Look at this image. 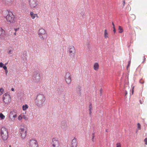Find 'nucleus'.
<instances>
[{
  "label": "nucleus",
  "mask_w": 147,
  "mask_h": 147,
  "mask_svg": "<svg viewBox=\"0 0 147 147\" xmlns=\"http://www.w3.org/2000/svg\"><path fill=\"white\" fill-rule=\"evenodd\" d=\"M27 128L24 125H21L19 130L20 135L22 139H25L27 134Z\"/></svg>",
  "instance_id": "nucleus-1"
},
{
  "label": "nucleus",
  "mask_w": 147,
  "mask_h": 147,
  "mask_svg": "<svg viewBox=\"0 0 147 147\" xmlns=\"http://www.w3.org/2000/svg\"><path fill=\"white\" fill-rule=\"evenodd\" d=\"M6 13H8L6 17V19L7 22L10 23H13L15 22V16L11 12H9L8 10L5 11Z\"/></svg>",
  "instance_id": "nucleus-2"
},
{
  "label": "nucleus",
  "mask_w": 147,
  "mask_h": 147,
  "mask_svg": "<svg viewBox=\"0 0 147 147\" xmlns=\"http://www.w3.org/2000/svg\"><path fill=\"white\" fill-rule=\"evenodd\" d=\"M0 134L3 140H6L7 139L8 137V131L5 128V127L1 128L0 131Z\"/></svg>",
  "instance_id": "nucleus-3"
},
{
  "label": "nucleus",
  "mask_w": 147,
  "mask_h": 147,
  "mask_svg": "<svg viewBox=\"0 0 147 147\" xmlns=\"http://www.w3.org/2000/svg\"><path fill=\"white\" fill-rule=\"evenodd\" d=\"M38 34L39 37L42 40H43L47 38V35L45 30L41 28L38 31Z\"/></svg>",
  "instance_id": "nucleus-4"
},
{
  "label": "nucleus",
  "mask_w": 147,
  "mask_h": 147,
  "mask_svg": "<svg viewBox=\"0 0 147 147\" xmlns=\"http://www.w3.org/2000/svg\"><path fill=\"white\" fill-rule=\"evenodd\" d=\"M38 96V97L39 100L38 101L37 105L38 106H42L44 104L46 100L45 97L43 94H39Z\"/></svg>",
  "instance_id": "nucleus-5"
},
{
  "label": "nucleus",
  "mask_w": 147,
  "mask_h": 147,
  "mask_svg": "<svg viewBox=\"0 0 147 147\" xmlns=\"http://www.w3.org/2000/svg\"><path fill=\"white\" fill-rule=\"evenodd\" d=\"M27 144L28 147H38V144L37 141L33 139L30 140L28 142Z\"/></svg>",
  "instance_id": "nucleus-6"
},
{
  "label": "nucleus",
  "mask_w": 147,
  "mask_h": 147,
  "mask_svg": "<svg viewBox=\"0 0 147 147\" xmlns=\"http://www.w3.org/2000/svg\"><path fill=\"white\" fill-rule=\"evenodd\" d=\"M3 100L5 104H8L11 101V97L9 94L5 93L3 96Z\"/></svg>",
  "instance_id": "nucleus-7"
},
{
  "label": "nucleus",
  "mask_w": 147,
  "mask_h": 147,
  "mask_svg": "<svg viewBox=\"0 0 147 147\" xmlns=\"http://www.w3.org/2000/svg\"><path fill=\"white\" fill-rule=\"evenodd\" d=\"M69 54L70 56H74L76 53V49L74 46H69L68 47Z\"/></svg>",
  "instance_id": "nucleus-8"
},
{
  "label": "nucleus",
  "mask_w": 147,
  "mask_h": 147,
  "mask_svg": "<svg viewBox=\"0 0 147 147\" xmlns=\"http://www.w3.org/2000/svg\"><path fill=\"white\" fill-rule=\"evenodd\" d=\"M65 79L67 84H71V78L70 73L69 72L66 73Z\"/></svg>",
  "instance_id": "nucleus-9"
},
{
  "label": "nucleus",
  "mask_w": 147,
  "mask_h": 147,
  "mask_svg": "<svg viewBox=\"0 0 147 147\" xmlns=\"http://www.w3.org/2000/svg\"><path fill=\"white\" fill-rule=\"evenodd\" d=\"M29 5L32 9L35 8L38 5L37 0H29Z\"/></svg>",
  "instance_id": "nucleus-10"
},
{
  "label": "nucleus",
  "mask_w": 147,
  "mask_h": 147,
  "mask_svg": "<svg viewBox=\"0 0 147 147\" xmlns=\"http://www.w3.org/2000/svg\"><path fill=\"white\" fill-rule=\"evenodd\" d=\"M51 144L53 147H59V144L58 140L55 138H53L52 139Z\"/></svg>",
  "instance_id": "nucleus-11"
},
{
  "label": "nucleus",
  "mask_w": 147,
  "mask_h": 147,
  "mask_svg": "<svg viewBox=\"0 0 147 147\" xmlns=\"http://www.w3.org/2000/svg\"><path fill=\"white\" fill-rule=\"evenodd\" d=\"M13 0H2V2L5 5L11 6L13 3Z\"/></svg>",
  "instance_id": "nucleus-12"
},
{
  "label": "nucleus",
  "mask_w": 147,
  "mask_h": 147,
  "mask_svg": "<svg viewBox=\"0 0 147 147\" xmlns=\"http://www.w3.org/2000/svg\"><path fill=\"white\" fill-rule=\"evenodd\" d=\"M5 31L1 28H0V38L3 39L5 36Z\"/></svg>",
  "instance_id": "nucleus-13"
},
{
  "label": "nucleus",
  "mask_w": 147,
  "mask_h": 147,
  "mask_svg": "<svg viewBox=\"0 0 147 147\" xmlns=\"http://www.w3.org/2000/svg\"><path fill=\"white\" fill-rule=\"evenodd\" d=\"M77 143L76 141V138H74L72 141V144L71 147H77Z\"/></svg>",
  "instance_id": "nucleus-14"
},
{
  "label": "nucleus",
  "mask_w": 147,
  "mask_h": 147,
  "mask_svg": "<svg viewBox=\"0 0 147 147\" xmlns=\"http://www.w3.org/2000/svg\"><path fill=\"white\" fill-rule=\"evenodd\" d=\"M33 77L34 78H35V80L36 81H39L40 79V75L38 73H36L34 74Z\"/></svg>",
  "instance_id": "nucleus-15"
},
{
  "label": "nucleus",
  "mask_w": 147,
  "mask_h": 147,
  "mask_svg": "<svg viewBox=\"0 0 147 147\" xmlns=\"http://www.w3.org/2000/svg\"><path fill=\"white\" fill-rule=\"evenodd\" d=\"M30 15L32 19H34L36 17L39 18L37 14H34L32 11L30 12Z\"/></svg>",
  "instance_id": "nucleus-16"
},
{
  "label": "nucleus",
  "mask_w": 147,
  "mask_h": 147,
  "mask_svg": "<svg viewBox=\"0 0 147 147\" xmlns=\"http://www.w3.org/2000/svg\"><path fill=\"white\" fill-rule=\"evenodd\" d=\"M99 67V65L97 62H95L93 66L94 69L96 71H97L98 70Z\"/></svg>",
  "instance_id": "nucleus-17"
},
{
  "label": "nucleus",
  "mask_w": 147,
  "mask_h": 147,
  "mask_svg": "<svg viewBox=\"0 0 147 147\" xmlns=\"http://www.w3.org/2000/svg\"><path fill=\"white\" fill-rule=\"evenodd\" d=\"M104 36L105 38L106 39L109 38L108 34L106 29H105L104 30Z\"/></svg>",
  "instance_id": "nucleus-18"
},
{
  "label": "nucleus",
  "mask_w": 147,
  "mask_h": 147,
  "mask_svg": "<svg viewBox=\"0 0 147 147\" xmlns=\"http://www.w3.org/2000/svg\"><path fill=\"white\" fill-rule=\"evenodd\" d=\"M89 114L90 115H91L92 113V105L91 104H90L89 105Z\"/></svg>",
  "instance_id": "nucleus-19"
},
{
  "label": "nucleus",
  "mask_w": 147,
  "mask_h": 147,
  "mask_svg": "<svg viewBox=\"0 0 147 147\" xmlns=\"http://www.w3.org/2000/svg\"><path fill=\"white\" fill-rule=\"evenodd\" d=\"M28 105H27L26 104L22 106V109L24 111L26 110L28 108Z\"/></svg>",
  "instance_id": "nucleus-20"
},
{
  "label": "nucleus",
  "mask_w": 147,
  "mask_h": 147,
  "mask_svg": "<svg viewBox=\"0 0 147 147\" xmlns=\"http://www.w3.org/2000/svg\"><path fill=\"white\" fill-rule=\"evenodd\" d=\"M118 30L119 33H122L123 32V29L122 27L121 26H119Z\"/></svg>",
  "instance_id": "nucleus-21"
},
{
  "label": "nucleus",
  "mask_w": 147,
  "mask_h": 147,
  "mask_svg": "<svg viewBox=\"0 0 147 147\" xmlns=\"http://www.w3.org/2000/svg\"><path fill=\"white\" fill-rule=\"evenodd\" d=\"M5 117V116L2 113H0V118L1 119H4Z\"/></svg>",
  "instance_id": "nucleus-22"
},
{
  "label": "nucleus",
  "mask_w": 147,
  "mask_h": 147,
  "mask_svg": "<svg viewBox=\"0 0 147 147\" xmlns=\"http://www.w3.org/2000/svg\"><path fill=\"white\" fill-rule=\"evenodd\" d=\"M4 90L3 88H1L0 89V95H2L3 93Z\"/></svg>",
  "instance_id": "nucleus-23"
},
{
  "label": "nucleus",
  "mask_w": 147,
  "mask_h": 147,
  "mask_svg": "<svg viewBox=\"0 0 147 147\" xmlns=\"http://www.w3.org/2000/svg\"><path fill=\"white\" fill-rule=\"evenodd\" d=\"M22 118V115H20L18 117V119L19 120H21Z\"/></svg>",
  "instance_id": "nucleus-24"
},
{
  "label": "nucleus",
  "mask_w": 147,
  "mask_h": 147,
  "mask_svg": "<svg viewBox=\"0 0 147 147\" xmlns=\"http://www.w3.org/2000/svg\"><path fill=\"white\" fill-rule=\"evenodd\" d=\"M116 147H121V145L120 143L118 142L116 144Z\"/></svg>",
  "instance_id": "nucleus-25"
},
{
  "label": "nucleus",
  "mask_w": 147,
  "mask_h": 147,
  "mask_svg": "<svg viewBox=\"0 0 147 147\" xmlns=\"http://www.w3.org/2000/svg\"><path fill=\"white\" fill-rule=\"evenodd\" d=\"M22 118L26 120H27L28 119V118L27 117H26L25 115H22Z\"/></svg>",
  "instance_id": "nucleus-26"
},
{
  "label": "nucleus",
  "mask_w": 147,
  "mask_h": 147,
  "mask_svg": "<svg viewBox=\"0 0 147 147\" xmlns=\"http://www.w3.org/2000/svg\"><path fill=\"white\" fill-rule=\"evenodd\" d=\"M137 127L139 129H141V125L139 123H138L137 124Z\"/></svg>",
  "instance_id": "nucleus-27"
},
{
  "label": "nucleus",
  "mask_w": 147,
  "mask_h": 147,
  "mask_svg": "<svg viewBox=\"0 0 147 147\" xmlns=\"http://www.w3.org/2000/svg\"><path fill=\"white\" fill-rule=\"evenodd\" d=\"M92 142H94V133H92Z\"/></svg>",
  "instance_id": "nucleus-28"
},
{
  "label": "nucleus",
  "mask_w": 147,
  "mask_h": 147,
  "mask_svg": "<svg viewBox=\"0 0 147 147\" xmlns=\"http://www.w3.org/2000/svg\"><path fill=\"white\" fill-rule=\"evenodd\" d=\"M134 87L133 86L132 87V89L131 93H132V94H134Z\"/></svg>",
  "instance_id": "nucleus-29"
},
{
  "label": "nucleus",
  "mask_w": 147,
  "mask_h": 147,
  "mask_svg": "<svg viewBox=\"0 0 147 147\" xmlns=\"http://www.w3.org/2000/svg\"><path fill=\"white\" fill-rule=\"evenodd\" d=\"M144 141L145 142V144L147 145V138H146L144 139Z\"/></svg>",
  "instance_id": "nucleus-30"
},
{
  "label": "nucleus",
  "mask_w": 147,
  "mask_h": 147,
  "mask_svg": "<svg viewBox=\"0 0 147 147\" xmlns=\"http://www.w3.org/2000/svg\"><path fill=\"white\" fill-rule=\"evenodd\" d=\"M3 64L2 63V62L0 63V67H3Z\"/></svg>",
  "instance_id": "nucleus-31"
},
{
  "label": "nucleus",
  "mask_w": 147,
  "mask_h": 147,
  "mask_svg": "<svg viewBox=\"0 0 147 147\" xmlns=\"http://www.w3.org/2000/svg\"><path fill=\"white\" fill-rule=\"evenodd\" d=\"M8 53L9 54L12 53V51L11 49L8 52Z\"/></svg>",
  "instance_id": "nucleus-32"
},
{
  "label": "nucleus",
  "mask_w": 147,
  "mask_h": 147,
  "mask_svg": "<svg viewBox=\"0 0 147 147\" xmlns=\"http://www.w3.org/2000/svg\"><path fill=\"white\" fill-rule=\"evenodd\" d=\"M130 63H131V61H129V62H128V65L127 66V68L130 66Z\"/></svg>",
  "instance_id": "nucleus-33"
},
{
  "label": "nucleus",
  "mask_w": 147,
  "mask_h": 147,
  "mask_svg": "<svg viewBox=\"0 0 147 147\" xmlns=\"http://www.w3.org/2000/svg\"><path fill=\"white\" fill-rule=\"evenodd\" d=\"M3 68L5 70H7V67L6 66H4L3 67Z\"/></svg>",
  "instance_id": "nucleus-34"
},
{
  "label": "nucleus",
  "mask_w": 147,
  "mask_h": 147,
  "mask_svg": "<svg viewBox=\"0 0 147 147\" xmlns=\"http://www.w3.org/2000/svg\"><path fill=\"white\" fill-rule=\"evenodd\" d=\"M113 32H114V33H115L116 32V30L115 26L113 27Z\"/></svg>",
  "instance_id": "nucleus-35"
},
{
  "label": "nucleus",
  "mask_w": 147,
  "mask_h": 147,
  "mask_svg": "<svg viewBox=\"0 0 147 147\" xmlns=\"http://www.w3.org/2000/svg\"><path fill=\"white\" fill-rule=\"evenodd\" d=\"M14 29L15 32H16L17 31V30H19V28H14Z\"/></svg>",
  "instance_id": "nucleus-36"
},
{
  "label": "nucleus",
  "mask_w": 147,
  "mask_h": 147,
  "mask_svg": "<svg viewBox=\"0 0 147 147\" xmlns=\"http://www.w3.org/2000/svg\"><path fill=\"white\" fill-rule=\"evenodd\" d=\"M123 6L124 7L125 6V0H123Z\"/></svg>",
  "instance_id": "nucleus-37"
},
{
  "label": "nucleus",
  "mask_w": 147,
  "mask_h": 147,
  "mask_svg": "<svg viewBox=\"0 0 147 147\" xmlns=\"http://www.w3.org/2000/svg\"><path fill=\"white\" fill-rule=\"evenodd\" d=\"M17 117V115L16 114H15L13 116V117L14 118H16Z\"/></svg>",
  "instance_id": "nucleus-38"
},
{
  "label": "nucleus",
  "mask_w": 147,
  "mask_h": 147,
  "mask_svg": "<svg viewBox=\"0 0 147 147\" xmlns=\"http://www.w3.org/2000/svg\"><path fill=\"white\" fill-rule=\"evenodd\" d=\"M5 72L6 74L7 75V74L8 72L7 70H7H5Z\"/></svg>",
  "instance_id": "nucleus-39"
},
{
  "label": "nucleus",
  "mask_w": 147,
  "mask_h": 147,
  "mask_svg": "<svg viewBox=\"0 0 147 147\" xmlns=\"http://www.w3.org/2000/svg\"><path fill=\"white\" fill-rule=\"evenodd\" d=\"M146 59V58H145V57H144V61H143V62H142V63H144V61Z\"/></svg>",
  "instance_id": "nucleus-40"
},
{
  "label": "nucleus",
  "mask_w": 147,
  "mask_h": 147,
  "mask_svg": "<svg viewBox=\"0 0 147 147\" xmlns=\"http://www.w3.org/2000/svg\"><path fill=\"white\" fill-rule=\"evenodd\" d=\"M11 91H14V88H11Z\"/></svg>",
  "instance_id": "nucleus-41"
},
{
  "label": "nucleus",
  "mask_w": 147,
  "mask_h": 147,
  "mask_svg": "<svg viewBox=\"0 0 147 147\" xmlns=\"http://www.w3.org/2000/svg\"><path fill=\"white\" fill-rule=\"evenodd\" d=\"M127 94V92L126 91L125 95L126 96V95Z\"/></svg>",
  "instance_id": "nucleus-42"
},
{
  "label": "nucleus",
  "mask_w": 147,
  "mask_h": 147,
  "mask_svg": "<svg viewBox=\"0 0 147 147\" xmlns=\"http://www.w3.org/2000/svg\"><path fill=\"white\" fill-rule=\"evenodd\" d=\"M14 34L15 35H16V32H15L14 33Z\"/></svg>",
  "instance_id": "nucleus-43"
},
{
  "label": "nucleus",
  "mask_w": 147,
  "mask_h": 147,
  "mask_svg": "<svg viewBox=\"0 0 147 147\" xmlns=\"http://www.w3.org/2000/svg\"><path fill=\"white\" fill-rule=\"evenodd\" d=\"M112 24H113V27H114V26H114V23H113V22L112 23Z\"/></svg>",
  "instance_id": "nucleus-44"
},
{
  "label": "nucleus",
  "mask_w": 147,
  "mask_h": 147,
  "mask_svg": "<svg viewBox=\"0 0 147 147\" xmlns=\"http://www.w3.org/2000/svg\"><path fill=\"white\" fill-rule=\"evenodd\" d=\"M11 147V146H9V147Z\"/></svg>",
  "instance_id": "nucleus-45"
}]
</instances>
